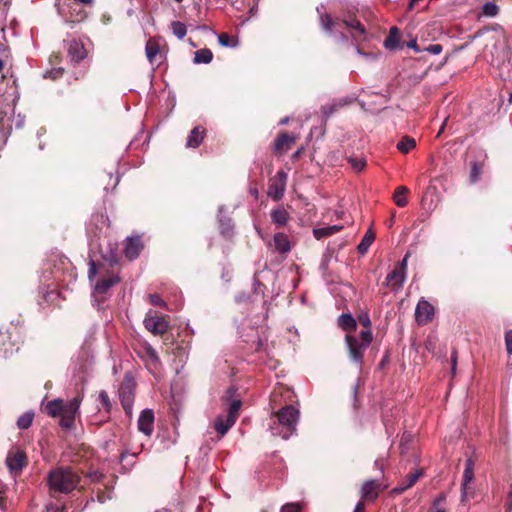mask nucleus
Returning a JSON list of instances; mask_svg holds the SVG:
<instances>
[{
    "instance_id": "nucleus-1",
    "label": "nucleus",
    "mask_w": 512,
    "mask_h": 512,
    "mask_svg": "<svg viewBox=\"0 0 512 512\" xmlns=\"http://www.w3.org/2000/svg\"><path fill=\"white\" fill-rule=\"evenodd\" d=\"M321 25L323 29L331 34H339L347 41L349 33L355 42H361L366 39V29L364 25L354 16L348 15L343 19L332 18L329 14L321 16Z\"/></svg>"
},
{
    "instance_id": "nucleus-2",
    "label": "nucleus",
    "mask_w": 512,
    "mask_h": 512,
    "mask_svg": "<svg viewBox=\"0 0 512 512\" xmlns=\"http://www.w3.org/2000/svg\"><path fill=\"white\" fill-rule=\"evenodd\" d=\"M82 399L79 396L74 397L68 402L62 399H54L43 405V412L52 418L60 417L59 425L69 430L74 426L76 415Z\"/></svg>"
},
{
    "instance_id": "nucleus-3",
    "label": "nucleus",
    "mask_w": 512,
    "mask_h": 512,
    "mask_svg": "<svg viewBox=\"0 0 512 512\" xmlns=\"http://www.w3.org/2000/svg\"><path fill=\"white\" fill-rule=\"evenodd\" d=\"M300 412L293 405H284L272 413L271 432L275 436L287 440L296 432Z\"/></svg>"
},
{
    "instance_id": "nucleus-4",
    "label": "nucleus",
    "mask_w": 512,
    "mask_h": 512,
    "mask_svg": "<svg viewBox=\"0 0 512 512\" xmlns=\"http://www.w3.org/2000/svg\"><path fill=\"white\" fill-rule=\"evenodd\" d=\"M47 481L52 494H68L77 488L80 475L70 467H58L49 472Z\"/></svg>"
},
{
    "instance_id": "nucleus-5",
    "label": "nucleus",
    "mask_w": 512,
    "mask_h": 512,
    "mask_svg": "<svg viewBox=\"0 0 512 512\" xmlns=\"http://www.w3.org/2000/svg\"><path fill=\"white\" fill-rule=\"evenodd\" d=\"M344 340L350 361L362 367L365 351L373 341V332L361 331L358 336L346 334Z\"/></svg>"
},
{
    "instance_id": "nucleus-6",
    "label": "nucleus",
    "mask_w": 512,
    "mask_h": 512,
    "mask_svg": "<svg viewBox=\"0 0 512 512\" xmlns=\"http://www.w3.org/2000/svg\"><path fill=\"white\" fill-rule=\"evenodd\" d=\"M136 381L131 372L124 374L123 380L120 383L118 394L121 405L127 416H132L133 403L135 399Z\"/></svg>"
},
{
    "instance_id": "nucleus-7",
    "label": "nucleus",
    "mask_w": 512,
    "mask_h": 512,
    "mask_svg": "<svg viewBox=\"0 0 512 512\" xmlns=\"http://www.w3.org/2000/svg\"><path fill=\"white\" fill-rule=\"evenodd\" d=\"M135 352L146 363L150 372H154L161 367V360L156 350L148 342L140 344Z\"/></svg>"
},
{
    "instance_id": "nucleus-8",
    "label": "nucleus",
    "mask_w": 512,
    "mask_h": 512,
    "mask_svg": "<svg viewBox=\"0 0 512 512\" xmlns=\"http://www.w3.org/2000/svg\"><path fill=\"white\" fill-rule=\"evenodd\" d=\"M474 479V461L469 458L465 462V469L463 472V480L461 484V502L465 503L470 498L474 497V489L471 483Z\"/></svg>"
},
{
    "instance_id": "nucleus-9",
    "label": "nucleus",
    "mask_w": 512,
    "mask_h": 512,
    "mask_svg": "<svg viewBox=\"0 0 512 512\" xmlns=\"http://www.w3.org/2000/svg\"><path fill=\"white\" fill-rule=\"evenodd\" d=\"M287 174L280 170L269 180L267 194L275 201L282 199L287 183Z\"/></svg>"
},
{
    "instance_id": "nucleus-10",
    "label": "nucleus",
    "mask_w": 512,
    "mask_h": 512,
    "mask_svg": "<svg viewBox=\"0 0 512 512\" xmlns=\"http://www.w3.org/2000/svg\"><path fill=\"white\" fill-rule=\"evenodd\" d=\"M6 464L12 473L18 474L28 464L27 455L20 449L11 450L8 452Z\"/></svg>"
},
{
    "instance_id": "nucleus-11",
    "label": "nucleus",
    "mask_w": 512,
    "mask_h": 512,
    "mask_svg": "<svg viewBox=\"0 0 512 512\" xmlns=\"http://www.w3.org/2000/svg\"><path fill=\"white\" fill-rule=\"evenodd\" d=\"M144 325L145 328L154 335H164L169 329V323L163 315L146 317Z\"/></svg>"
},
{
    "instance_id": "nucleus-12",
    "label": "nucleus",
    "mask_w": 512,
    "mask_h": 512,
    "mask_svg": "<svg viewBox=\"0 0 512 512\" xmlns=\"http://www.w3.org/2000/svg\"><path fill=\"white\" fill-rule=\"evenodd\" d=\"M381 492V484L377 480L365 481L360 489L361 499L363 503H373L377 500Z\"/></svg>"
},
{
    "instance_id": "nucleus-13",
    "label": "nucleus",
    "mask_w": 512,
    "mask_h": 512,
    "mask_svg": "<svg viewBox=\"0 0 512 512\" xmlns=\"http://www.w3.org/2000/svg\"><path fill=\"white\" fill-rule=\"evenodd\" d=\"M298 137L296 135H291L287 132H280L273 144V153L276 155H282L288 150L291 149L292 145L295 144Z\"/></svg>"
},
{
    "instance_id": "nucleus-14",
    "label": "nucleus",
    "mask_w": 512,
    "mask_h": 512,
    "mask_svg": "<svg viewBox=\"0 0 512 512\" xmlns=\"http://www.w3.org/2000/svg\"><path fill=\"white\" fill-rule=\"evenodd\" d=\"M434 307L427 300L421 299L415 309V320L418 325H426L432 321Z\"/></svg>"
},
{
    "instance_id": "nucleus-15",
    "label": "nucleus",
    "mask_w": 512,
    "mask_h": 512,
    "mask_svg": "<svg viewBox=\"0 0 512 512\" xmlns=\"http://www.w3.org/2000/svg\"><path fill=\"white\" fill-rule=\"evenodd\" d=\"M144 248L141 236L128 237L125 240L124 254L129 260L136 259Z\"/></svg>"
},
{
    "instance_id": "nucleus-16",
    "label": "nucleus",
    "mask_w": 512,
    "mask_h": 512,
    "mask_svg": "<svg viewBox=\"0 0 512 512\" xmlns=\"http://www.w3.org/2000/svg\"><path fill=\"white\" fill-rule=\"evenodd\" d=\"M67 53L74 63H79L86 57V49L83 43L77 39L67 41Z\"/></svg>"
},
{
    "instance_id": "nucleus-17",
    "label": "nucleus",
    "mask_w": 512,
    "mask_h": 512,
    "mask_svg": "<svg viewBox=\"0 0 512 512\" xmlns=\"http://www.w3.org/2000/svg\"><path fill=\"white\" fill-rule=\"evenodd\" d=\"M154 412L151 409H145L141 412L138 419V429L146 436H150L153 432Z\"/></svg>"
},
{
    "instance_id": "nucleus-18",
    "label": "nucleus",
    "mask_w": 512,
    "mask_h": 512,
    "mask_svg": "<svg viewBox=\"0 0 512 512\" xmlns=\"http://www.w3.org/2000/svg\"><path fill=\"white\" fill-rule=\"evenodd\" d=\"M118 275L110 274L103 276L96 282L95 292L98 294H105L112 286L120 282Z\"/></svg>"
},
{
    "instance_id": "nucleus-19",
    "label": "nucleus",
    "mask_w": 512,
    "mask_h": 512,
    "mask_svg": "<svg viewBox=\"0 0 512 512\" xmlns=\"http://www.w3.org/2000/svg\"><path fill=\"white\" fill-rule=\"evenodd\" d=\"M205 135L206 129L203 126L198 125L194 127L187 137L186 147L198 148L202 143L203 139L205 138Z\"/></svg>"
},
{
    "instance_id": "nucleus-20",
    "label": "nucleus",
    "mask_w": 512,
    "mask_h": 512,
    "mask_svg": "<svg viewBox=\"0 0 512 512\" xmlns=\"http://www.w3.org/2000/svg\"><path fill=\"white\" fill-rule=\"evenodd\" d=\"M406 275L400 270L393 269L386 277L385 285L389 286L392 291H399L405 281Z\"/></svg>"
},
{
    "instance_id": "nucleus-21",
    "label": "nucleus",
    "mask_w": 512,
    "mask_h": 512,
    "mask_svg": "<svg viewBox=\"0 0 512 512\" xmlns=\"http://www.w3.org/2000/svg\"><path fill=\"white\" fill-rule=\"evenodd\" d=\"M337 324L347 334H351L357 328V320L350 313L341 314L337 319Z\"/></svg>"
},
{
    "instance_id": "nucleus-22",
    "label": "nucleus",
    "mask_w": 512,
    "mask_h": 512,
    "mask_svg": "<svg viewBox=\"0 0 512 512\" xmlns=\"http://www.w3.org/2000/svg\"><path fill=\"white\" fill-rule=\"evenodd\" d=\"M145 52L148 61L153 64L157 61V56L160 54V41L156 37H151L146 42Z\"/></svg>"
},
{
    "instance_id": "nucleus-23",
    "label": "nucleus",
    "mask_w": 512,
    "mask_h": 512,
    "mask_svg": "<svg viewBox=\"0 0 512 512\" xmlns=\"http://www.w3.org/2000/svg\"><path fill=\"white\" fill-rule=\"evenodd\" d=\"M273 242L275 250L281 254H287L291 249L288 236L284 233H276Z\"/></svg>"
},
{
    "instance_id": "nucleus-24",
    "label": "nucleus",
    "mask_w": 512,
    "mask_h": 512,
    "mask_svg": "<svg viewBox=\"0 0 512 512\" xmlns=\"http://www.w3.org/2000/svg\"><path fill=\"white\" fill-rule=\"evenodd\" d=\"M270 215L272 222L278 227H284L290 219L289 213L282 207L272 210Z\"/></svg>"
},
{
    "instance_id": "nucleus-25",
    "label": "nucleus",
    "mask_w": 512,
    "mask_h": 512,
    "mask_svg": "<svg viewBox=\"0 0 512 512\" xmlns=\"http://www.w3.org/2000/svg\"><path fill=\"white\" fill-rule=\"evenodd\" d=\"M400 31L396 26L390 28L389 34L384 40V46L389 50H395L399 46Z\"/></svg>"
},
{
    "instance_id": "nucleus-26",
    "label": "nucleus",
    "mask_w": 512,
    "mask_h": 512,
    "mask_svg": "<svg viewBox=\"0 0 512 512\" xmlns=\"http://www.w3.org/2000/svg\"><path fill=\"white\" fill-rule=\"evenodd\" d=\"M236 421H231L230 418L226 416L224 419L222 416L217 417L214 423V428L219 434L220 437L224 436L229 429L235 424Z\"/></svg>"
},
{
    "instance_id": "nucleus-27",
    "label": "nucleus",
    "mask_w": 512,
    "mask_h": 512,
    "mask_svg": "<svg viewBox=\"0 0 512 512\" xmlns=\"http://www.w3.org/2000/svg\"><path fill=\"white\" fill-rule=\"evenodd\" d=\"M422 474L423 473L421 470H416L415 472L410 473L409 475L406 476L401 486L397 487L395 490L402 493L407 489L413 487L419 480V478L422 476Z\"/></svg>"
},
{
    "instance_id": "nucleus-28",
    "label": "nucleus",
    "mask_w": 512,
    "mask_h": 512,
    "mask_svg": "<svg viewBox=\"0 0 512 512\" xmlns=\"http://www.w3.org/2000/svg\"><path fill=\"white\" fill-rule=\"evenodd\" d=\"M342 229V226L332 225L327 227L315 228L313 229V235L316 239H322L324 237L331 236Z\"/></svg>"
},
{
    "instance_id": "nucleus-29",
    "label": "nucleus",
    "mask_w": 512,
    "mask_h": 512,
    "mask_svg": "<svg viewBox=\"0 0 512 512\" xmlns=\"http://www.w3.org/2000/svg\"><path fill=\"white\" fill-rule=\"evenodd\" d=\"M346 104L347 102L345 101H338L322 106L321 112L323 120L326 122L329 117H331L335 112H337L340 108L344 107Z\"/></svg>"
},
{
    "instance_id": "nucleus-30",
    "label": "nucleus",
    "mask_w": 512,
    "mask_h": 512,
    "mask_svg": "<svg viewBox=\"0 0 512 512\" xmlns=\"http://www.w3.org/2000/svg\"><path fill=\"white\" fill-rule=\"evenodd\" d=\"M409 189L406 186H399L396 188L393 200L398 207H405L408 203L407 194Z\"/></svg>"
},
{
    "instance_id": "nucleus-31",
    "label": "nucleus",
    "mask_w": 512,
    "mask_h": 512,
    "mask_svg": "<svg viewBox=\"0 0 512 512\" xmlns=\"http://www.w3.org/2000/svg\"><path fill=\"white\" fill-rule=\"evenodd\" d=\"M375 240V233L372 230H368L363 236L361 242L357 246V250L360 254H366Z\"/></svg>"
},
{
    "instance_id": "nucleus-32",
    "label": "nucleus",
    "mask_w": 512,
    "mask_h": 512,
    "mask_svg": "<svg viewBox=\"0 0 512 512\" xmlns=\"http://www.w3.org/2000/svg\"><path fill=\"white\" fill-rule=\"evenodd\" d=\"M416 146V141L414 138L410 136H403L400 141L397 143V149L404 154H407Z\"/></svg>"
},
{
    "instance_id": "nucleus-33",
    "label": "nucleus",
    "mask_w": 512,
    "mask_h": 512,
    "mask_svg": "<svg viewBox=\"0 0 512 512\" xmlns=\"http://www.w3.org/2000/svg\"><path fill=\"white\" fill-rule=\"evenodd\" d=\"M213 59V53L210 49L204 48L199 49L194 53V62L197 64L205 63L208 64Z\"/></svg>"
},
{
    "instance_id": "nucleus-34",
    "label": "nucleus",
    "mask_w": 512,
    "mask_h": 512,
    "mask_svg": "<svg viewBox=\"0 0 512 512\" xmlns=\"http://www.w3.org/2000/svg\"><path fill=\"white\" fill-rule=\"evenodd\" d=\"M218 42L223 47H236L238 46V38L236 36H230L229 34L223 32L218 35Z\"/></svg>"
},
{
    "instance_id": "nucleus-35",
    "label": "nucleus",
    "mask_w": 512,
    "mask_h": 512,
    "mask_svg": "<svg viewBox=\"0 0 512 512\" xmlns=\"http://www.w3.org/2000/svg\"><path fill=\"white\" fill-rule=\"evenodd\" d=\"M242 405V401L240 399H233L228 407L227 417L231 419V421H236L239 416V411Z\"/></svg>"
},
{
    "instance_id": "nucleus-36",
    "label": "nucleus",
    "mask_w": 512,
    "mask_h": 512,
    "mask_svg": "<svg viewBox=\"0 0 512 512\" xmlns=\"http://www.w3.org/2000/svg\"><path fill=\"white\" fill-rule=\"evenodd\" d=\"M34 414L32 412H26L21 415L17 420V426L21 430L28 429L33 422Z\"/></svg>"
},
{
    "instance_id": "nucleus-37",
    "label": "nucleus",
    "mask_w": 512,
    "mask_h": 512,
    "mask_svg": "<svg viewBox=\"0 0 512 512\" xmlns=\"http://www.w3.org/2000/svg\"><path fill=\"white\" fill-rule=\"evenodd\" d=\"M357 323L359 322L365 329L363 331H372V323L367 311H362L357 315Z\"/></svg>"
},
{
    "instance_id": "nucleus-38",
    "label": "nucleus",
    "mask_w": 512,
    "mask_h": 512,
    "mask_svg": "<svg viewBox=\"0 0 512 512\" xmlns=\"http://www.w3.org/2000/svg\"><path fill=\"white\" fill-rule=\"evenodd\" d=\"M171 28H172L173 34L176 37H178L179 39L184 38V36L187 33V28H186L185 24L180 21H173L171 23Z\"/></svg>"
},
{
    "instance_id": "nucleus-39",
    "label": "nucleus",
    "mask_w": 512,
    "mask_h": 512,
    "mask_svg": "<svg viewBox=\"0 0 512 512\" xmlns=\"http://www.w3.org/2000/svg\"><path fill=\"white\" fill-rule=\"evenodd\" d=\"M98 400L104 408L105 412L110 413L112 409V403L108 393L105 390H101L98 395Z\"/></svg>"
},
{
    "instance_id": "nucleus-40",
    "label": "nucleus",
    "mask_w": 512,
    "mask_h": 512,
    "mask_svg": "<svg viewBox=\"0 0 512 512\" xmlns=\"http://www.w3.org/2000/svg\"><path fill=\"white\" fill-rule=\"evenodd\" d=\"M499 13V7L493 2H487L482 7V14L487 17H495Z\"/></svg>"
},
{
    "instance_id": "nucleus-41",
    "label": "nucleus",
    "mask_w": 512,
    "mask_h": 512,
    "mask_svg": "<svg viewBox=\"0 0 512 512\" xmlns=\"http://www.w3.org/2000/svg\"><path fill=\"white\" fill-rule=\"evenodd\" d=\"M481 174V166L477 162L471 164L470 180L475 183L479 180Z\"/></svg>"
},
{
    "instance_id": "nucleus-42",
    "label": "nucleus",
    "mask_w": 512,
    "mask_h": 512,
    "mask_svg": "<svg viewBox=\"0 0 512 512\" xmlns=\"http://www.w3.org/2000/svg\"><path fill=\"white\" fill-rule=\"evenodd\" d=\"M348 161L352 168L357 172L362 171L366 166V161L362 158H349Z\"/></svg>"
},
{
    "instance_id": "nucleus-43",
    "label": "nucleus",
    "mask_w": 512,
    "mask_h": 512,
    "mask_svg": "<svg viewBox=\"0 0 512 512\" xmlns=\"http://www.w3.org/2000/svg\"><path fill=\"white\" fill-rule=\"evenodd\" d=\"M148 298H149L150 303L154 306H160V307L165 306V302L163 301V299L160 297L159 294H156V293L149 294Z\"/></svg>"
},
{
    "instance_id": "nucleus-44",
    "label": "nucleus",
    "mask_w": 512,
    "mask_h": 512,
    "mask_svg": "<svg viewBox=\"0 0 512 512\" xmlns=\"http://www.w3.org/2000/svg\"><path fill=\"white\" fill-rule=\"evenodd\" d=\"M281 512H301V507L296 503H288L281 508Z\"/></svg>"
},
{
    "instance_id": "nucleus-45",
    "label": "nucleus",
    "mask_w": 512,
    "mask_h": 512,
    "mask_svg": "<svg viewBox=\"0 0 512 512\" xmlns=\"http://www.w3.org/2000/svg\"><path fill=\"white\" fill-rule=\"evenodd\" d=\"M505 346L507 353L512 355V330H508L505 333Z\"/></svg>"
},
{
    "instance_id": "nucleus-46",
    "label": "nucleus",
    "mask_w": 512,
    "mask_h": 512,
    "mask_svg": "<svg viewBox=\"0 0 512 512\" xmlns=\"http://www.w3.org/2000/svg\"><path fill=\"white\" fill-rule=\"evenodd\" d=\"M442 50H443V47L440 44H431V45H428L426 48H424V51H427L434 55L440 54L442 52Z\"/></svg>"
},
{
    "instance_id": "nucleus-47",
    "label": "nucleus",
    "mask_w": 512,
    "mask_h": 512,
    "mask_svg": "<svg viewBox=\"0 0 512 512\" xmlns=\"http://www.w3.org/2000/svg\"><path fill=\"white\" fill-rule=\"evenodd\" d=\"M10 342V334L0 329V348L5 347Z\"/></svg>"
},
{
    "instance_id": "nucleus-48",
    "label": "nucleus",
    "mask_w": 512,
    "mask_h": 512,
    "mask_svg": "<svg viewBox=\"0 0 512 512\" xmlns=\"http://www.w3.org/2000/svg\"><path fill=\"white\" fill-rule=\"evenodd\" d=\"M408 257H409V253H407L404 256L403 260L394 269L400 270V272H402L406 275Z\"/></svg>"
},
{
    "instance_id": "nucleus-49",
    "label": "nucleus",
    "mask_w": 512,
    "mask_h": 512,
    "mask_svg": "<svg viewBox=\"0 0 512 512\" xmlns=\"http://www.w3.org/2000/svg\"><path fill=\"white\" fill-rule=\"evenodd\" d=\"M407 47L412 48L415 52L421 51V49L417 45L416 39H412L409 42H407Z\"/></svg>"
},
{
    "instance_id": "nucleus-50",
    "label": "nucleus",
    "mask_w": 512,
    "mask_h": 512,
    "mask_svg": "<svg viewBox=\"0 0 512 512\" xmlns=\"http://www.w3.org/2000/svg\"><path fill=\"white\" fill-rule=\"evenodd\" d=\"M86 17V14H85V11H83L82 9H80L77 13V16L75 19H72L71 22H79L81 20H83L84 18Z\"/></svg>"
},
{
    "instance_id": "nucleus-51",
    "label": "nucleus",
    "mask_w": 512,
    "mask_h": 512,
    "mask_svg": "<svg viewBox=\"0 0 512 512\" xmlns=\"http://www.w3.org/2000/svg\"><path fill=\"white\" fill-rule=\"evenodd\" d=\"M451 361H452V372L454 373L456 369V363H457V351L454 349L451 355Z\"/></svg>"
},
{
    "instance_id": "nucleus-52",
    "label": "nucleus",
    "mask_w": 512,
    "mask_h": 512,
    "mask_svg": "<svg viewBox=\"0 0 512 512\" xmlns=\"http://www.w3.org/2000/svg\"><path fill=\"white\" fill-rule=\"evenodd\" d=\"M424 0H410L408 4V11H412L416 6H418Z\"/></svg>"
},
{
    "instance_id": "nucleus-53",
    "label": "nucleus",
    "mask_w": 512,
    "mask_h": 512,
    "mask_svg": "<svg viewBox=\"0 0 512 512\" xmlns=\"http://www.w3.org/2000/svg\"><path fill=\"white\" fill-rule=\"evenodd\" d=\"M353 512H366L365 511V505H364L363 501H359L356 504Z\"/></svg>"
},
{
    "instance_id": "nucleus-54",
    "label": "nucleus",
    "mask_w": 512,
    "mask_h": 512,
    "mask_svg": "<svg viewBox=\"0 0 512 512\" xmlns=\"http://www.w3.org/2000/svg\"><path fill=\"white\" fill-rule=\"evenodd\" d=\"M236 393V389H234L233 387L229 388L226 392V396H225V399L226 400H230L233 398L234 394Z\"/></svg>"
},
{
    "instance_id": "nucleus-55",
    "label": "nucleus",
    "mask_w": 512,
    "mask_h": 512,
    "mask_svg": "<svg viewBox=\"0 0 512 512\" xmlns=\"http://www.w3.org/2000/svg\"><path fill=\"white\" fill-rule=\"evenodd\" d=\"M445 500V495L440 494L434 501V506H438L441 502Z\"/></svg>"
},
{
    "instance_id": "nucleus-56",
    "label": "nucleus",
    "mask_w": 512,
    "mask_h": 512,
    "mask_svg": "<svg viewBox=\"0 0 512 512\" xmlns=\"http://www.w3.org/2000/svg\"><path fill=\"white\" fill-rule=\"evenodd\" d=\"M96 275V267L95 264L92 262L91 267L89 269V278H92Z\"/></svg>"
},
{
    "instance_id": "nucleus-57",
    "label": "nucleus",
    "mask_w": 512,
    "mask_h": 512,
    "mask_svg": "<svg viewBox=\"0 0 512 512\" xmlns=\"http://www.w3.org/2000/svg\"><path fill=\"white\" fill-rule=\"evenodd\" d=\"M97 499L100 503H104L105 500H106V495L105 493L102 491V492H98L97 494Z\"/></svg>"
},
{
    "instance_id": "nucleus-58",
    "label": "nucleus",
    "mask_w": 512,
    "mask_h": 512,
    "mask_svg": "<svg viewBox=\"0 0 512 512\" xmlns=\"http://www.w3.org/2000/svg\"><path fill=\"white\" fill-rule=\"evenodd\" d=\"M226 238H230L232 236V229L227 228L222 230L221 232Z\"/></svg>"
},
{
    "instance_id": "nucleus-59",
    "label": "nucleus",
    "mask_w": 512,
    "mask_h": 512,
    "mask_svg": "<svg viewBox=\"0 0 512 512\" xmlns=\"http://www.w3.org/2000/svg\"><path fill=\"white\" fill-rule=\"evenodd\" d=\"M0 508L2 510L6 509V499L3 496L0 497Z\"/></svg>"
},
{
    "instance_id": "nucleus-60",
    "label": "nucleus",
    "mask_w": 512,
    "mask_h": 512,
    "mask_svg": "<svg viewBox=\"0 0 512 512\" xmlns=\"http://www.w3.org/2000/svg\"><path fill=\"white\" fill-rule=\"evenodd\" d=\"M303 151V148H300L298 149L293 155H292V159H297L300 157L301 153Z\"/></svg>"
},
{
    "instance_id": "nucleus-61",
    "label": "nucleus",
    "mask_w": 512,
    "mask_h": 512,
    "mask_svg": "<svg viewBox=\"0 0 512 512\" xmlns=\"http://www.w3.org/2000/svg\"><path fill=\"white\" fill-rule=\"evenodd\" d=\"M277 397H278L277 394L273 393L272 396H271V403H275Z\"/></svg>"
},
{
    "instance_id": "nucleus-62",
    "label": "nucleus",
    "mask_w": 512,
    "mask_h": 512,
    "mask_svg": "<svg viewBox=\"0 0 512 512\" xmlns=\"http://www.w3.org/2000/svg\"><path fill=\"white\" fill-rule=\"evenodd\" d=\"M4 68V61L0 58V72L3 70Z\"/></svg>"
},
{
    "instance_id": "nucleus-63",
    "label": "nucleus",
    "mask_w": 512,
    "mask_h": 512,
    "mask_svg": "<svg viewBox=\"0 0 512 512\" xmlns=\"http://www.w3.org/2000/svg\"><path fill=\"white\" fill-rule=\"evenodd\" d=\"M125 457H126V453H122L121 457H120V460L123 461Z\"/></svg>"
},
{
    "instance_id": "nucleus-64",
    "label": "nucleus",
    "mask_w": 512,
    "mask_h": 512,
    "mask_svg": "<svg viewBox=\"0 0 512 512\" xmlns=\"http://www.w3.org/2000/svg\"><path fill=\"white\" fill-rule=\"evenodd\" d=\"M435 512H445V510L444 509H436Z\"/></svg>"
}]
</instances>
